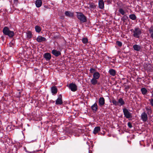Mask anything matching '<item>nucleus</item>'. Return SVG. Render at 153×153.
<instances>
[{"instance_id":"f704fd0d","label":"nucleus","mask_w":153,"mask_h":153,"mask_svg":"<svg viewBox=\"0 0 153 153\" xmlns=\"http://www.w3.org/2000/svg\"><path fill=\"white\" fill-rule=\"evenodd\" d=\"M149 33L152 34L153 33V27H151L149 30Z\"/></svg>"},{"instance_id":"cd10ccee","label":"nucleus","mask_w":153,"mask_h":153,"mask_svg":"<svg viewBox=\"0 0 153 153\" xmlns=\"http://www.w3.org/2000/svg\"><path fill=\"white\" fill-rule=\"evenodd\" d=\"M128 19V17L127 16L124 15V16L121 18V20L123 22H125Z\"/></svg>"},{"instance_id":"9d476101","label":"nucleus","mask_w":153,"mask_h":153,"mask_svg":"<svg viewBox=\"0 0 153 153\" xmlns=\"http://www.w3.org/2000/svg\"><path fill=\"white\" fill-rule=\"evenodd\" d=\"M36 41L39 42H42L46 41V39L44 37H43L40 36H39L36 39Z\"/></svg>"},{"instance_id":"423d86ee","label":"nucleus","mask_w":153,"mask_h":153,"mask_svg":"<svg viewBox=\"0 0 153 153\" xmlns=\"http://www.w3.org/2000/svg\"><path fill=\"white\" fill-rule=\"evenodd\" d=\"M69 88L72 91H75L77 90V86L74 83H70L69 85Z\"/></svg>"},{"instance_id":"aec40b11","label":"nucleus","mask_w":153,"mask_h":153,"mask_svg":"<svg viewBox=\"0 0 153 153\" xmlns=\"http://www.w3.org/2000/svg\"><path fill=\"white\" fill-rule=\"evenodd\" d=\"M88 4L89 5V7H87L88 9L91 10L95 9L96 7L94 3H89Z\"/></svg>"},{"instance_id":"c85d7f7f","label":"nucleus","mask_w":153,"mask_h":153,"mask_svg":"<svg viewBox=\"0 0 153 153\" xmlns=\"http://www.w3.org/2000/svg\"><path fill=\"white\" fill-rule=\"evenodd\" d=\"M118 12L123 15H124L125 13L124 10L122 8L119 9Z\"/></svg>"},{"instance_id":"7c9ffc66","label":"nucleus","mask_w":153,"mask_h":153,"mask_svg":"<svg viewBox=\"0 0 153 153\" xmlns=\"http://www.w3.org/2000/svg\"><path fill=\"white\" fill-rule=\"evenodd\" d=\"M112 102L114 105H115V106H117L118 105V101H117L115 99H113L112 100Z\"/></svg>"},{"instance_id":"ea45409f","label":"nucleus","mask_w":153,"mask_h":153,"mask_svg":"<svg viewBox=\"0 0 153 153\" xmlns=\"http://www.w3.org/2000/svg\"><path fill=\"white\" fill-rule=\"evenodd\" d=\"M24 149L25 151L28 153H32L33 152V151L29 152L28 151H27L26 148H25Z\"/></svg>"},{"instance_id":"7ed1b4c3","label":"nucleus","mask_w":153,"mask_h":153,"mask_svg":"<svg viewBox=\"0 0 153 153\" xmlns=\"http://www.w3.org/2000/svg\"><path fill=\"white\" fill-rule=\"evenodd\" d=\"M78 19L82 22L83 23L87 21V18L86 16L82 13H76Z\"/></svg>"},{"instance_id":"2f4dec72","label":"nucleus","mask_w":153,"mask_h":153,"mask_svg":"<svg viewBox=\"0 0 153 153\" xmlns=\"http://www.w3.org/2000/svg\"><path fill=\"white\" fill-rule=\"evenodd\" d=\"M82 41L83 43L85 44L88 42V39L87 38L85 37L82 39Z\"/></svg>"},{"instance_id":"37998d69","label":"nucleus","mask_w":153,"mask_h":153,"mask_svg":"<svg viewBox=\"0 0 153 153\" xmlns=\"http://www.w3.org/2000/svg\"><path fill=\"white\" fill-rule=\"evenodd\" d=\"M151 93H152V96H151V97H153V91H152L151 92Z\"/></svg>"},{"instance_id":"e433bc0d","label":"nucleus","mask_w":153,"mask_h":153,"mask_svg":"<svg viewBox=\"0 0 153 153\" xmlns=\"http://www.w3.org/2000/svg\"><path fill=\"white\" fill-rule=\"evenodd\" d=\"M130 88V86L129 85H127V86H126V87L125 88V91L126 92H127L128 89Z\"/></svg>"},{"instance_id":"58836bf2","label":"nucleus","mask_w":153,"mask_h":153,"mask_svg":"<svg viewBox=\"0 0 153 153\" xmlns=\"http://www.w3.org/2000/svg\"><path fill=\"white\" fill-rule=\"evenodd\" d=\"M12 1H13L14 3L16 4H17L18 2V0H11Z\"/></svg>"},{"instance_id":"4468645a","label":"nucleus","mask_w":153,"mask_h":153,"mask_svg":"<svg viewBox=\"0 0 153 153\" xmlns=\"http://www.w3.org/2000/svg\"><path fill=\"white\" fill-rule=\"evenodd\" d=\"M91 108L94 112H96V111H97L98 109V106L97 104L96 103H95L93 105L91 106Z\"/></svg>"},{"instance_id":"473e14b6","label":"nucleus","mask_w":153,"mask_h":153,"mask_svg":"<svg viewBox=\"0 0 153 153\" xmlns=\"http://www.w3.org/2000/svg\"><path fill=\"white\" fill-rule=\"evenodd\" d=\"M96 71V69H95L94 68H91L90 70V73H94L96 72H95Z\"/></svg>"},{"instance_id":"c9c22d12","label":"nucleus","mask_w":153,"mask_h":153,"mask_svg":"<svg viewBox=\"0 0 153 153\" xmlns=\"http://www.w3.org/2000/svg\"><path fill=\"white\" fill-rule=\"evenodd\" d=\"M149 100L150 103L151 105L153 107V98L149 99Z\"/></svg>"},{"instance_id":"6ab92c4d","label":"nucleus","mask_w":153,"mask_h":153,"mask_svg":"<svg viewBox=\"0 0 153 153\" xmlns=\"http://www.w3.org/2000/svg\"><path fill=\"white\" fill-rule=\"evenodd\" d=\"M133 48L134 50L137 51H140L141 49L140 46L137 45H134Z\"/></svg>"},{"instance_id":"4be33fe9","label":"nucleus","mask_w":153,"mask_h":153,"mask_svg":"<svg viewBox=\"0 0 153 153\" xmlns=\"http://www.w3.org/2000/svg\"><path fill=\"white\" fill-rule=\"evenodd\" d=\"M110 75L112 76H114L116 74V71L112 69H110L108 71Z\"/></svg>"},{"instance_id":"f8f14e48","label":"nucleus","mask_w":153,"mask_h":153,"mask_svg":"<svg viewBox=\"0 0 153 153\" xmlns=\"http://www.w3.org/2000/svg\"><path fill=\"white\" fill-rule=\"evenodd\" d=\"M52 93L53 94H56L58 91V89L56 86H53L51 88Z\"/></svg>"},{"instance_id":"b1692460","label":"nucleus","mask_w":153,"mask_h":153,"mask_svg":"<svg viewBox=\"0 0 153 153\" xmlns=\"http://www.w3.org/2000/svg\"><path fill=\"white\" fill-rule=\"evenodd\" d=\"M97 79L92 78L91 80V82L92 84L94 85L96 84L97 83Z\"/></svg>"},{"instance_id":"f03ea898","label":"nucleus","mask_w":153,"mask_h":153,"mask_svg":"<svg viewBox=\"0 0 153 153\" xmlns=\"http://www.w3.org/2000/svg\"><path fill=\"white\" fill-rule=\"evenodd\" d=\"M3 32L4 34L10 37H13L14 35V32L10 30L9 28L7 27H5L3 28Z\"/></svg>"},{"instance_id":"6e6552de","label":"nucleus","mask_w":153,"mask_h":153,"mask_svg":"<svg viewBox=\"0 0 153 153\" xmlns=\"http://www.w3.org/2000/svg\"><path fill=\"white\" fill-rule=\"evenodd\" d=\"M99 105L101 107H102L105 103V100L103 97H100L99 100Z\"/></svg>"},{"instance_id":"4c0bfd02","label":"nucleus","mask_w":153,"mask_h":153,"mask_svg":"<svg viewBox=\"0 0 153 153\" xmlns=\"http://www.w3.org/2000/svg\"><path fill=\"white\" fill-rule=\"evenodd\" d=\"M128 126L129 128H131L132 127V125L130 122L128 123Z\"/></svg>"},{"instance_id":"20e7f679","label":"nucleus","mask_w":153,"mask_h":153,"mask_svg":"<svg viewBox=\"0 0 153 153\" xmlns=\"http://www.w3.org/2000/svg\"><path fill=\"white\" fill-rule=\"evenodd\" d=\"M123 112L124 117L126 118L129 119L132 117V114L130 112L128 109L125 108L123 109Z\"/></svg>"},{"instance_id":"a878e982","label":"nucleus","mask_w":153,"mask_h":153,"mask_svg":"<svg viewBox=\"0 0 153 153\" xmlns=\"http://www.w3.org/2000/svg\"><path fill=\"white\" fill-rule=\"evenodd\" d=\"M35 28L36 32L38 33L40 32L41 30V27L37 25H36L35 26Z\"/></svg>"},{"instance_id":"dca6fc26","label":"nucleus","mask_w":153,"mask_h":153,"mask_svg":"<svg viewBox=\"0 0 153 153\" xmlns=\"http://www.w3.org/2000/svg\"><path fill=\"white\" fill-rule=\"evenodd\" d=\"M36 5L37 7H40L42 4V1L41 0H36Z\"/></svg>"},{"instance_id":"f3484780","label":"nucleus","mask_w":153,"mask_h":153,"mask_svg":"<svg viewBox=\"0 0 153 153\" xmlns=\"http://www.w3.org/2000/svg\"><path fill=\"white\" fill-rule=\"evenodd\" d=\"M100 131V126H97L94 128L93 133L94 134H96Z\"/></svg>"},{"instance_id":"1a4fd4ad","label":"nucleus","mask_w":153,"mask_h":153,"mask_svg":"<svg viewBox=\"0 0 153 153\" xmlns=\"http://www.w3.org/2000/svg\"><path fill=\"white\" fill-rule=\"evenodd\" d=\"M43 57L45 58L46 60L48 61L50 60L51 58V54L48 53H46L43 55Z\"/></svg>"},{"instance_id":"9b49d317","label":"nucleus","mask_w":153,"mask_h":153,"mask_svg":"<svg viewBox=\"0 0 153 153\" xmlns=\"http://www.w3.org/2000/svg\"><path fill=\"white\" fill-rule=\"evenodd\" d=\"M52 53L55 56L57 57L61 55V53L59 51L53 49L52 51Z\"/></svg>"},{"instance_id":"c756f323","label":"nucleus","mask_w":153,"mask_h":153,"mask_svg":"<svg viewBox=\"0 0 153 153\" xmlns=\"http://www.w3.org/2000/svg\"><path fill=\"white\" fill-rule=\"evenodd\" d=\"M32 34L31 31H28L27 33V36L28 38L30 39L32 37Z\"/></svg>"},{"instance_id":"a19ab883","label":"nucleus","mask_w":153,"mask_h":153,"mask_svg":"<svg viewBox=\"0 0 153 153\" xmlns=\"http://www.w3.org/2000/svg\"><path fill=\"white\" fill-rule=\"evenodd\" d=\"M20 94H21V92L20 91L19 92V93L18 94H17V97H19L21 96Z\"/></svg>"},{"instance_id":"bb28decb","label":"nucleus","mask_w":153,"mask_h":153,"mask_svg":"<svg viewBox=\"0 0 153 153\" xmlns=\"http://www.w3.org/2000/svg\"><path fill=\"white\" fill-rule=\"evenodd\" d=\"M129 17L132 20H135L137 18L136 16L134 14L130 15L129 16Z\"/></svg>"},{"instance_id":"a211bd4d","label":"nucleus","mask_w":153,"mask_h":153,"mask_svg":"<svg viewBox=\"0 0 153 153\" xmlns=\"http://www.w3.org/2000/svg\"><path fill=\"white\" fill-rule=\"evenodd\" d=\"M65 14L66 16L70 17H73L74 16V13H73L70 11H66L65 12Z\"/></svg>"},{"instance_id":"f257e3e1","label":"nucleus","mask_w":153,"mask_h":153,"mask_svg":"<svg viewBox=\"0 0 153 153\" xmlns=\"http://www.w3.org/2000/svg\"><path fill=\"white\" fill-rule=\"evenodd\" d=\"M130 31L133 33V36L136 38H139L141 34V29L139 27H135L134 29H131Z\"/></svg>"},{"instance_id":"393cba45","label":"nucleus","mask_w":153,"mask_h":153,"mask_svg":"<svg viewBox=\"0 0 153 153\" xmlns=\"http://www.w3.org/2000/svg\"><path fill=\"white\" fill-rule=\"evenodd\" d=\"M118 103L120 104V106L122 105L125 104V102L123 100V99L122 98H120L118 100Z\"/></svg>"},{"instance_id":"39448f33","label":"nucleus","mask_w":153,"mask_h":153,"mask_svg":"<svg viewBox=\"0 0 153 153\" xmlns=\"http://www.w3.org/2000/svg\"><path fill=\"white\" fill-rule=\"evenodd\" d=\"M63 103L62 96L60 94L58 96V98L56 101L55 104L57 105H61L63 104Z\"/></svg>"},{"instance_id":"0eeeda50","label":"nucleus","mask_w":153,"mask_h":153,"mask_svg":"<svg viewBox=\"0 0 153 153\" xmlns=\"http://www.w3.org/2000/svg\"><path fill=\"white\" fill-rule=\"evenodd\" d=\"M141 117V119L144 122L147 121L148 120L147 114L145 112H144L142 113Z\"/></svg>"},{"instance_id":"412c9836","label":"nucleus","mask_w":153,"mask_h":153,"mask_svg":"<svg viewBox=\"0 0 153 153\" xmlns=\"http://www.w3.org/2000/svg\"><path fill=\"white\" fill-rule=\"evenodd\" d=\"M146 109L147 111V113L148 115H150L152 113V111L151 107L150 106H147L146 107Z\"/></svg>"},{"instance_id":"5701e85b","label":"nucleus","mask_w":153,"mask_h":153,"mask_svg":"<svg viewBox=\"0 0 153 153\" xmlns=\"http://www.w3.org/2000/svg\"><path fill=\"white\" fill-rule=\"evenodd\" d=\"M141 91L143 95L146 94L147 92V90L145 88H143L141 89Z\"/></svg>"},{"instance_id":"72a5a7b5","label":"nucleus","mask_w":153,"mask_h":153,"mask_svg":"<svg viewBox=\"0 0 153 153\" xmlns=\"http://www.w3.org/2000/svg\"><path fill=\"white\" fill-rule=\"evenodd\" d=\"M117 44L119 47H120L122 46V43L119 41H117L116 42Z\"/></svg>"},{"instance_id":"79ce46f5","label":"nucleus","mask_w":153,"mask_h":153,"mask_svg":"<svg viewBox=\"0 0 153 153\" xmlns=\"http://www.w3.org/2000/svg\"><path fill=\"white\" fill-rule=\"evenodd\" d=\"M150 36L153 39V33L151 34Z\"/></svg>"},{"instance_id":"2eb2a0df","label":"nucleus","mask_w":153,"mask_h":153,"mask_svg":"<svg viewBox=\"0 0 153 153\" xmlns=\"http://www.w3.org/2000/svg\"><path fill=\"white\" fill-rule=\"evenodd\" d=\"M100 76V74L98 72H94L93 74V78L97 79H99Z\"/></svg>"},{"instance_id":"ddd939ff","label":"nucleus","mask_w":153,"mask_h":153,"mask_svg":"<svg viewBox=\"0 0 153 153\" xmlns=\"http://www.w3.org/2000/svg\"><path fill=\"white\" fill-rule=\"evenodd\" d=\"M99 7L100 8L103 9L104 8V2L103 0H99Z\"/></svg>"}]
</instances>
